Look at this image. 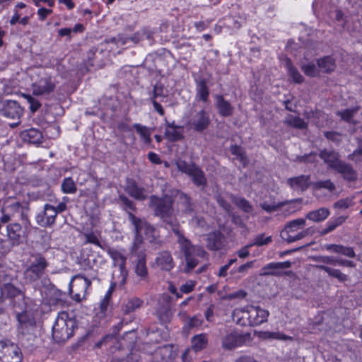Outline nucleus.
Segmentation results:
<instances>
[{
    "instance_id": "f257e3e1",
    "label": "nucleus",
    "mask_w": 362,
    "mask_h": 362,
    "mask_svg": "<svg viewBox=\"0 0 362 362\" xmlns=\"http://www.w3.org/2000/svg\"><path fill=\"white\" fill-rule=\"evenodd\" d=\"M151 204L154 207L155 215L160 217L177 237L180 251L184 255L186 262L185 272H190L202 259H206V252L202 247L192 245L189 240L184 236L180 230L178 221L172 218L174 211L173 201L170 199H159L152 196L151 197Z\"/></svg>"
},
{
    "instance_id": "f03ea898",
    "label": "nucleus",
    "mask_w": 362,
    "mask_h": 362,
    "mask_svg": "<svg viewBox=\"0 0 362 362\" xmlns=\"http://www.w3.org/2000/svg\"><path fill=\"white\" fill-rule=\"evenodd\" d=\"M48 266L49 262L42 254L31 253L28 259V266L23 272L26 283L33 284L40 279L42 282H48V279H42Z\"/></svg>"
},
{
    "instance_id": "7ed1b4c3",
    "label": "nucleus",
    "mask_w": 362,
    "mask_h": 362,
    "mask_svg": "<svg viewBox=\"0 0 362 362\" xmlns=\"http://www.w3.org/2000/svg\"><path fill=\"white\" fill-rule=\"evenodd\" d=\"M77 328L76 320L66 312L58 314L52 326V337L57 343H63L71 337Z\"/></svg>"
},
{
    "instance_id": "20e7f679",
    "label": "nucleus",
    "mask_w": 362,
    "mask_h": 362,
    "mask_svg": "<svg viewBox=\"0 0 362 362\" xmlns=\"http://www.w3.org/2000/svg\"><path fill=\"white\" fill-rule=\"evenodd\" d=\"M128 218L134 228V233L141 234L144 232L150 246L157 250L161 247L164 243L160 238L159 231L145 219L135 216L132 212L128 211Z\"/></svg>"
},
{
    "instance_id": "39448f33",
    "label": "nucleus",
    "mask_w": 362,
    "mask_h": 362,
    "mask_svg": "<svg viewBox=\"0 0 362 362\" xmlns=\"http://www.w3.org/2000/svg\"><path fill=\"white\" fill-rule=\"evenodd\" d=\"M176 166L179 171L187 175L192 182L198 187L204 189L207 185V179L204 171L195 163L178 159Z\"/></svg>"
},
{
    "instance_id": "423d86ee",
    "label": "nucleus",
    "mask_w": 362,
    "mask_h": 362,
    "mask_svg": "<svg viewBox=\"0 0 362 362\" xmlns=\"http://www.w3.org/2000/svg\"><path fill=\"white\" fill-rule=\"evenodd\" d=\"M7 237L9 243L6 241L0 240V252L6 254L8 252L11 247L14 245H18L23 243L25 231L21 224L18 223H10L6 226Z\"/></svg>"
},
{
    "instance_id": "0eeeda50",
    "label": "nucleus",
    "mask_w": 362,
    "mask_h": 362,
    "mask_svg": "<svg viewBox=\"0 0 362 362\" xmlns=\"http://www.w3.org/2000/svg\"><path fill=\"white\" fill-rule=\"evenodd\" d=\"M313 260L319 264L315 267L325 272L329 276L337 279L341 282H345L348 280L347 275L343 274L339 269L329 267L325 264L336 266V257L333 256H316Z\"/></svg>"
},
{
    "instance_id": "6e6552de",
    "label": "nucleus",
    "mask_w": 362,
    "mask_h": 362,
    "mask_svg": "<svg viewBox=\"0 0 362 362\" xmlns=\"http://www.w3.org/2000/svg\"><path fill=\"white\" fill-rule=\"evenodd\" d=\"M249 332H240L233 330L227 333L221 339V346L224 350L231 351L243 346L247 341L250 339Z\"/></svg>"
},
{
    "instance_id": "1a4fd4ad",
    "label": "nucleus",
    "mask_w": 362,
    "mask_h": 362,
    "mask_svg": "<svg viewBox=\"0 0 362 362\" xmlns=\"http://www.w3.org/2000/svg\"><path fill=\"white\" fill-rule=\"evenodd\" d=\"M22 354L18 345L9 340L0 341V362H21Z\"/></svg>"
},
{
    "instance_id": "9d476101",
    "label": "nucleus",
    "mask_w": 362,
    "mask_h": 362,
    "mask_svg": "<svg viewBox=\"0 0 362 362\" xmlns=\"http://www.w3.org/2000/svg\"><path fill=\"white\" fill-rule=\"evenodd\" d=\"M91 281L81 274L76 275L69 283V291L73 295V298L80 301L85 296Z\"/></svg>"
},
{
    "instance_id": "9b49d317",
    "label": "nucleus",
    "mask_w": 362,
    "mask_h": 362,
    "mask_svg": "<svg viewBox=\"0 0 362 362\" xmlns=\"http://www.w3.org/2000/svg\"><path fill=\"white\" fill-rule=\"evenodd\" d=\"M23 110L18 102L15 100H6L1 103L0 114L8 119H17L16 122L11 123V127L13 128L20 123V118L22 116Z\"/></svg>"
},
{
    "instance_id": "f8f14e48",
    "label": "nucleus",
    "mask_w": 362,
    "mask_h": 362,
    "mask_svg": "<svg viewBox=\"0 0 362 362\" xmlns=\"http://www.w3.org/2000/svg\"><path fill=\"white\" fill-rule=\"evenodd\" d=\"M210 122L211 119L209 112L202 110L192 115L188 124L194 131L202 132L209 127Z\"/></svg>"
},
{
    "instance_id": "ddd939ff",
    "label": "nucleus",
    "mask_w": 362,
    "mask_h": 362,
    "mask_svg": "<svg viewBox=\"0 0 362 362\" xmlns=\"http://www.w3.org/2000/svg\"><path fill=\"white\" fill-rule=\"evenodd\" d=\"M56 217L54 206L46 204L44 206L43 210L36 215L35 220L40 226L47 228L51 227L54 224Z\"/></svg>"
},
{
    "instance_id": "4468645a",
    "label": "nucleus",
    "mask_w": 362,
    "mask_h": 362,
    "mask_svg": "<svg viewBox=\"0 0 362 362\" xmlns=\"http://www.w3.org/2000/svg\"><path fill=\"white\" fill-rule=\"evenodd\" d=\"M55 87V83L51 77L42 78L33 84V93L37 96L47 95L52 93Z\"/></svg>"
},
{
    "instance_id": "2eb2a0df",
    "label": "nucleus",
    "mask_w": 362,
    "mask_h": 362,
    "mask_svg": "<svg viewBox=\"0 0 362 362\" xmlns=\"http://www.w3.org/2000/svg\"><path fill=\"white\" fill-rule=\"evenodd\" d=\"M250 326H257L267 322L269 313L258 306L248 305Z\"/></svg>"
},
{
    "instance_id": "dca6fc26",
    "label": "nucleus",
    "mask_w": 362,
    "mask_h": 362,
    "mask_svg": "<svg viewBox=\"0 0 362 362\" xmlns=\"http://www.w3.org/2000/svg\"><path fill=\"white\" fill-rule=\"evenodd\" d=\"M124 191L132 198L139 201H144L147 198L146 189L138 185L133 179H128Z\"/></svg>"
},
{
    "instance_id": "f3484780",
    "label": "nucleus",
    "mask_w": 362,
    "mask_h": 362,
    "mask_svg": "<svg viewBox=\"0 0 362 362\" xmlns=\"http://www.w3.org/2000/svg\"><path fill=\"white\" fill-rule=\"evenodd\" d=\"M154 265L163 271L169 272L175 266L170 252L168 250L159 252L155 259Z\"/></svg>"
},
{
    "instance_id": "a211bd4d",
    "label": "nucleus",
    "mask_w": 362,
    "mask_h": 362,
    "mask_svg": "<svg viewBox=\"0 0 362 362\" xmlns=\"http://www.w3.org/2000/svg\"><path fill=\"white\" fill-rule=\"evenodd\" d=\"M310 175H301L290 177L287 180V184L295 191L304 192L310 186H312Z\"/></svg>"
},
{
    "instance_id": "6ab92c4d",
    "label": "nucleus",
    "mask_w": 362,
    "mask_h": 362,
    "mask_svg": "<svg viewBox=\"0 0 362 362\" xmlns=\"http://www.w3.org/2000/svg\"><path fill=\"white\" fill-rule=\"evenodd\" d=\"M108 254L114 262V265L119 268L122 276L124 280L127 274L126 270L127 257L119 250L115 249H109Z\"/></svg>"
},
{
    "instance_id": "aec40b11",
    "label": "nucleus",
    "mask_w": 362,
    "mask_h": 362,
    "mask_svg": "<svg viewBox=\"0 0 362 362\" xmlns=\"http://www.w3.org/2000/svg\"><path fill=\"white\" fill-rule=\"evenodd\" d=\"M291 263L289 261L283 262H272L267 264L262 269L261 275L262 276H279L280 273L279 269H288L291 267Z\"/></svg>"
},
{
    "instance_id": "412c9836",
    "label": "nucleus",
    "mask_w": 362,
    "mask_h": 362,
    "mask_svg": "<svg viewBox=\"0 0 362 362\" xmlns=\"http://www.w3.org/2000/svg\"><path fill=\"white\" fill-rule=\"evenodd\" d=\"M319 156L328 165L329 168L332 170L341 161L339 153L334 151L322 150L319 153Z\"/></svg>"
},
{
    "instance_id": "4be33fe9",
    "label": "nucleus",
    "mask_w": 362,
    "mask_h": 362,
    "mask_svg": "<svg viewBox=\"0 0 362 362\" xmlns=\"http://www.w3.org/2000/svg\"><path fill=\"white\" fill-rule=\"evenodd\" d=\"M250 317L248 305L235 308L232 313L233 320L241 326H250Z\"/></svg>"
},
{
    "instance_id": "5701e85b",
    "label": "nucleus",
    "mask_w": 362,
    "mask_h": 362,
    "mask_svg": "<svg viewBox=\"0 0 362 362\" xmlns=\"http://www.w3.org/2000/svg\"><path fill=\"white\" fill-rule=\"evenodd\" d=\"M323 248L329 252L342 255L349 258H354L356 255L353 247L342 245L327 244L323 246Z\"/></svg>"
},
{
    "instance_id": "b1692460",
    "label": "nucleus",
    "mask_w": 362,
    "mask_h": 362,
    "mask_svg": "<svg viewBox=\"0 0 362 362\" xmlns=\"http://www.w3.org/2000/svg\"><path fill=\"white\" fill-rule=\"evenodd\" d=\"M216 100V107L218 110V113L220 115L223 117H229L233 115V107L231 104L226 100L223 95H215Z\"/></svg>"
},
{
    "instance_id": "393cba45",
    "label": "nucleus",
    "mask_w": 362,
    "mask_h": 362,
    "mask_svg": "<svg viewBox=\"0 0 362 362\" xmlns=\"http://www.w3.org/2000/svg\"><path fill=\"white\" fill-rule=\"evenodd\" d=\"M134 264V272L141 280H146L148 276V268L146 266V256L135 258L133 260Z\"/></svg>"
},
{
    "instance_id": "a878e982",
    "label": "nucleus",
    "mask_w": 362,
    "mask_h": 362,
    "mask_svg": "<svg viewBox=\"0 0 362 362\" xmlns=\"http://www.w3.org/2000/svg\"><path fill=\"white\" fill-rule=\"evenodd\" d=\"M143 238L141 234L135 233V237L133 240L132 245L129 249V254L131 258L141 257V256H146L145 250L142 247Z\"/></svg>"
},
{
    "instance_id": "bb28decb",
    "label": "nucleus",
    "mask_w": 362,
    "mask_h": 362,
    "mask_svg": "<svg viewBox=\"0 0 362 362\" xmlns=\"http://www.w3.org/2000/svg\"><path fill=\"white\" fill-rule=\"evenodd\" d=\"M334 170L346 180L352 181L356 179V173L352 166L342 160Z\"/></svg>"
},
{
    "instance_id": "cd10ccee",
    "label": "nucleus",
    "mask_w": 362,
    "mask_h": 362,
    "mask_svg": "<svg viewBox=\"0 0 362 362\" xmlns=\"http://www.w3.org/2000/svg\"><path fill=\"white\" fill-rule=\"evenodd\" d=\"M196 98L199 100L206 103L209 100V90L206 79L199 78L196 79Z\"/></svg>"
},
{
    "instance_id": "c85d7f7f",
    "label": "nucleus",
    "mask_w": 362,
    "mask_h": 362,
    "mask_svg": "<svg viewBox=\"0 0 362 362\" xmlns=\"http://www.w3.org/2000/svg\"><path fill=\"white\" fill-rule=\"evenodd\" d=\"M16 318L18 322V328L23 332L25 329H28L30 327H34L35 326V320L34 317L27 313L22 312L16 315Z\"/></svg>"
},
{
    "instance_id": "c756f323",
    "label": "nucleus",
    "mask_w": 362,
    "mask_h": 362,
    "mask_svg": "<svg viewBox=\"0 0 362 362\" xmlns=\"http://www.w3.org/2000/svg\"><path fill=\"white\" fill-rule=\"evenodd\" d=\"M177 198L182 207V212L185 214L192 216L194 212V204L192 202L189 196L184 192H179Z\"/></svg>"
},
{
    "instance_id": "7c9ffc66",
    "label": "nucleus",
    "mask_w": 362,
    "mask_h": 362,
    "mask_svg": "<svg viewBox=\"0 0 362 362\" xmlns=\"http://www.w3.org/2000/svg\"><path fill=\"white\" fill-rule=\"evenodd\" d=\"M223 245V235L219 232H214L208 235L206 247L211 250H221Z\"/></svg>"
},
{
    "instance_id": "2f4dec72",
    "label": "nucleus",
    "mask_w": 362,
    "mask_h": 362,
    "mask_svg": "<svg viewBox=\"0 0 362 362\" xmlns=\"http://www.w3.org/2000/svg\"><path fill=\"white\" fill-rule=\"evenodd\" d=\"M329 215L330 211L328 208L321 207L308 212L305 215V218L313 222H321L327 219Z\"/></svg>"
},
{
    "instance_id": "473e14b6",
    "label": "nucleus",
    "mask_w": 362,
    "mask_h": 362,
    "mask_svg": "<svg viewBox=\"0 0 362 362\" xmlns=\"http://www.w3.org/2000/svg\"><path fill=\"white\" fill-rule=\"evenodd\" d=\"M347 217L340 216L336 218H331L327 223L324 228L320 231V235H325L334 231L337 227L341 226L346 220Z\"/></svg>"
},
{
    "instance_id": "72a5a7b5",
    "label": "nucleus",
    "mask_w": 362,
    "mask_h": 362,
    "mask_svg": "<svg viewBox=\"0 0 362 362\" xmlns=\"http://www.w3.org/2000/svg\"><path fill=\"white\" fill-rule=\"evenodd\" d=\"M317 64L320 70L324 73H331L336 68L335 60L331 56H326L317 60Z\"/></svg>"
},
{
    "instance_id": "f704fd0d",
    "label": "nucleus",
    "mask_w": 362,
    "mask_h": 362,
    "mask_svg": "<svg viewBox=\"0 0 362 362\" xmlns=\"http://www.w3.org/2000/svg\"><path fill=\"white\" fill-rule=\"evenodd\" d=\"M144 304V300L137 297H132L127 300L123 305L124 314H129L140 308Z\"/></svg>"
},
{
    "instance_id": "c9c22d12",
    "label": "nucleus",
    "mask_w": 362,
    "mask_h": 362,
    "mask_svg": "<svg viewBox=\"0 0 362 362\" xmlns=\"http://www.w3.org/2000/svg\"><path fill=\"white\" fill-rule=\"evenodd\" d=\"M295 202H298V203H300L301 202H303V199L301 198H298V199H294L288 200V201H285V202H281L277 204H275V203L268 204L267 202H265L261 203L260 206L265 211H267L268 213H272V212L277 211L279 209H280L283 206H285V204H288V203L292 204Z\"/></svg>"
},
{
    "instance_id": "e433bc0d",
    "label": "nucleus",
    "mask_w": 362,
    "mask_h": 362,
    "mask_svg": "<svg viewBox=\"0 0 362 362\" xmlns=\"http://www.w3.org/2000/svg\"><path fill=\"white\" fill-rule=\"evenodd\" d=\"M24 139L33 144H39L42 142V134L37 129H30L23 134Z\"/></svg>"
},
{
    "instance_id": "4c0bfd02",
    "label": "nucleus",
    "mask_w": 362,
    "mask_h": 362,
    "mask_svg": "<svg viewBox=\"0 0 362 362\" xmlns=\"http://www.w3.org/2000/svg\"><path fill=\"white\" fill-rule=\"evenodd\" d=\"M208 344V338L206 334L195 335L192 339V349L195 351H199L204 349Z\"/></svg>"
},
{
    "instance_id": "58836bf2",
    "label": "nucleus",
    "mask_w": 362,
    "mask_h": 362,
    "mask_svg": "<svg viewBox=\"0 0 362 362\" xmlns=\"http://www.w3.org/2000/svg\"><path fill=\"white\" fill-rule=\"evenodd\" d=\"M286 66L288 69L289 76L291 77L293 81L295 83H301L303 81L304 78L300 74V72L297 70V69L293 66V64L289 59H288L286 60Z\"/></svg>"
},
{
    "instance_id": "ea45409f",
    "label": "nucleus",
    "mask_w": 362,
    "mask_h": 362,
    "mask_svg": "<svg viewBox=\"0 0 362 362\" xmlns=\"http://www.w3.org/2000/svg\"><path fill=\"white\" fill-rule=\"evenodd\" d=\"M312 187L317 190L325 189L329 192H333L336 189L335 185L330 180L314 182L312 183Z\"/></svg>"
},
{
    "instance_id": "a19ab883",
    "label": "nucleus",
    "mask_w": 362,
    "mask_h": 362,
    "mask_svg": "<svg viewBox=\"0 0 362 362\" xmlns=\"http://www.w3.org/2000/svg\"><path fill=\"white\" fill-rule=\"evenodd\" d=\"M134 128L138 134H139L140 136L141 137L142 140L145 144H150L151 142V132L148 127L146 126H142L140 124H134Z\"/></svg>"
},
{
    "instance_id": "79ce46f5",
    "label": "nucleus",
    "mask_w": 362,
    "mask_h": 362,
    "mask_svg": "<svg viewBox=\"0 0 362 362\" xmlns=\"http://www.w3.org/2000/svg\"><path fill=\"white\" fill-rule=\"evenodd\" d=\"M286 123L292 127L304 129L308 127L307 123L299 117L289 116L286 119Z\"/></svg>"
},
{
    "instance_id": "37998d69",
    "label": "nucleus",
    "mask_w": 362,
    "mask_h": 362,
    "mask_svg": "<svg viewBox=\"0 0 362 362\" xmlns=\"http://www.w3.org/2000/svg\"><path fill=\"white\" fill-rule=\"evenodd\" d=\"M232 202L245 213H250L252 211V206L245 199L242 197H233Z\"/></svg>"
},
{
    "instance_id": "c03bdc74",
    "label": "nucleus",
    "mask_w": 362,
    "mask_h": 362,
    "mask_svg": "<svg viewBox=\"0 0 362 362\" xmlns=\"http://www.w3.org/2000/svg\"><path fill=\"white\" fill-rule=\"evenodd\" d=\"M3 296L8 298H14L21 293V291L11 284H6L1 288Z\"/></svg>"
},
{
    "instance_id": "a18cd8bd",
    "label": "nucleus",
    "mask_w": 362,
    "mask_h": 362,
    "mask_svg": "<svg viewBox=\"0 0 362 362\" xmlns=\"http://www.w3.org/2000/svg\"><path fill=\"white\" fill-rule=\"evenodd\" d=\"M272 242V236H267L265 237L264 233L259 234L256 235L254 239L252 240V242L249 244V246H263V245H267L270 243Z\"/></svg>"
},
{
    "instance_id": "49530a36",
    "label": "nucleus",
    "mask_w": 362,
    "mask_h": 362,
    "mask_svg": "<svg viewBox=\"0 0 362 362\" xmlns=\"http://www.w3.org/2000/svg\"><path fill=\"white\" fill-rule=\"evenodd\" d=\"M76 186L71 177L65 178L62 184V190L66 194H72L76 192Z\"/></svg>"
},
{
    "instance_id": "de8ad7c7",
    "label": "nucleus",
    "mask_w": 362,
    "mask_h": 362,
    "mask_svg": "<svg viewBox=\"0 0 362 362\" xmlns=\"http://www.w3.org/2000/svg\"><path fill=\"white\" fill-rule=\"evenodd\" d=\"M165 136L171 142L181 140L183 138L182 132L178 129H165Z\"/></svg>"
},
{
    "instance_id": "09e8293b",
    "label": "nucleus",
    "mask_w": 362,
    "mask_h": 362,
    "mask_svg": "<svg viewBox=\"0 0 362 362\" xmlns=\"http://www.w3.org/2000/svg\"><path fill=\"white\" fill-rule=\"evenodd\" d=\"M167 96V94L165 93V86L161 83H156L153 86L152 96L150 100H156L158 98H165Z\"/></svg>"
},
{
    "instance_id": "8fccbe9b",
    "label": "nucleus",
    "mask_w": 362,
    "mask_h": 362,
    "mask_svg": "<svg viewBox=\"0 0 362 362\" xmlns=\"http://www.w3.org/2000/svg\"><path fill=\"white\" fill-rule=\"evenodd\" d=\"M360 107L356 106L353 108L346 109L342 111H338L337 115L346 122H349L353 116L359 110Z\"/></svg>"
},
{
    "instance_id": "3c124183",
    "label": "nucleus",
    "mask_w": 362,
    "mask_h": 362,
    "mask_svg": "<svg viewBox=\"0 0 362 362\" xmlns=\"http://www.w3.org/2000/svg\"><path fill=\"white\" fill-rule=\"evenodd\" d=\"M230 152L233 155H235L237 156V158L244 164L247 161V156L241 147L237 146V145H233L230 146Z\"/></svg>"
},
{
    "instance_id": "603ef678",
    "label": "nucleus",
    "mask_w": 362,
    "mask_h": 362,
    "mask_svg": "<svg viewBox=\"0 0 362 362\" xmlns=\"http://www.w3.org/2000/svg\"><path fill=\"white\" fill-rule=\"evenodd\" d=\"M305 225V221L303 218H298L290 221L285 228L288 229L289 232H295L298 228H303Z\"/></svg>"
},
{
    "instance_id": "864d4df0",
    "label": "nucleus",
    "mask_w": 362,
    "mask_h": 362,
    "mask_svg": "<svg viewBox=\"0 0 362 362\" xmlns=\"http://www.w3.org/2000/svg\"><path fill=\"white\" fill-rule=\"evenodd\" d=\"M119 200L123 205V209L125 211L132 210L135 211L136 206L135 204L133 201L129 199L127 196L124 194H119Z\"/></svg>"
},
{
    "instance_id": "5fc2aeb1",
    "label": "nucleus",
    "mask_w": 362,
    "mask_h": 362,
    "mask_svg": "<svg viewBox=\"0 0 362 362\" xmlns=\"http://www.w3.org/2000/svg\"><path fill=\"white\" fill-rule=\"evenodd\" d=\"M301 69L306 76L310 77H315L318 74V70L313 63L301 65Z\"/></svg>"
},
{
    "instance_id": "6e6d98bb",
    "label": "nucleus",
    "mask_w": 362,
    "mask_h": 362,
    "mask_svg": "<svg viewBox=\"0 0 362 362\" xmlns=\"http://www.w3.org/2000/svg\"><path fill=\"white\" fill-rule=\"evenodd\" d=\"M24 98L30 105V110L32 112H36L41 106L40 101L30 95H24Z\"/></svg>"
},
{
    "instance_id": "4d7b16f0",
    "label": "nucleus",
    "mask_w": 362,
    "mask_h": 362,
    "mask_svg": "<svg viewBox=\"0 0 362 362\" xmlns=\"http://www.w3.org/2000/svg\"><path fill=\"white\" fill-rule=\"evenodd\" d=\"M83 236L86 240L85 242L86 243L94 244L97 246L101 247L100 242L98 240V235L93 232H88L83 233Z\"/></svg>"
},
{
    "instance_id": "13d9d810",
    "label": "nucleus",
    "mask_w": 362,
    "mask_h": 362,
    "mask_svg": "<svg viewBox=\"0 0 362 362\" xmlns=\"http://www.w3.org/2000/svg\"><path fill=\"white\" fill-rule=\"evenodd\" d=\"M264 334L267 337L272 338V339H280V340H292V337L287 336L284 334L280 333V332H265Z\"/></svg>"
},
{
    "instance_id": "bf43d9fd",
    "label": "nucleus",
    "mask_w": 362,
    "mask_h": 362,
    "mask_svg": "<svg viewBox=\"0 0 362 362\" xmlns=\"http://www.w3.org/2000/svg\"><path fill=\"white\" fill-rule=\"evenodd\" d=\"M215 198L219 206L225 211H229L230 210V204L221 194H217Z\"/></svg>"
},
{
    "instance_id": "052dcab7",
    "label": "nucleus",
    "mask_w": 362,
    "mask_h": 362,
    "mask_svg": "<svg viewBox=\"0 0 362 362\" xmlns=\"http://www.w3.org/2000/svg\"><path fill=\"white\" fill-rule=\"evenodd\" d=\"M110 295H111V289H110L107 291V294L105 296V297L100 302V308L103 313H104L107 310V308L109 305Z\"/></svg>"
},
{
    "instance_id": "680f3d73",
    "label": "nucleus",
    "mask_w": 362,
    "mask_h": 362,
    "mask_svg": "<svg viewBox=\"0 0 362 362\" xmlns=\"http://www.w3.org/2000/svg\"><path fill=\"white\" fill-rule=\"evenodd\" d=\"M254 264V261H250L246 262L245 264L240 265L238 267L236 272L245 275L250 269L252 268Z\"/></svg>"
},
{
    "instance_id": "e2e57ef3",
    "label": "nucleus",
    "mask_w": 362,
    "mask_h": 362,
    "mask_svg": "<svg viewBox=\"0 0 362 362\" xmlns=\"http://www.w3.org/2000/svg\"><path fill=\"white\" fill-rule=\"evenodd\" d=\"M292 233L285 228L281 233V237L288 243L296 242L295 235H292Z\"/></svg>"
},
{
    "instance_id": "0e129e2a",
    "label": "nucleus",
    "mask_w": 362,
    "mask_h": 362,
    "mask_svg": "<svg viewBox=\"0 0 362 362\" xmlns=\"http://www.w3.org/2000/svg\"><path fill=\"white\" fill-rule=\"evenodd\" d=\"M148 158L153 164L158 165L162 163L160 156L154 152H149L148 154Z\"/></svg>"
},
{
    "instance_id": "69168bd1",
    "label": "nucleus",
    "mask_w": 362,
    "mask_h": 362,
    "mask_svg": "<svg viewBox=\"0 0 362 362\" xmlns=\"http://www.w3.org/2000/svg\"><path fill=\"white\" fill-rule=\"evenodd\" d=\"M52 10L47 9L46 8H40L37 11V15L39 16V18L41 21H44L48 15L52 13Z\"/></svg>"
},
{
    "instance_id": "338daca9",
    "label": "nucleus",
    "mask_w": 362,
    "mask_h": 362,
    "mask_svg": "<svg viewBox=\"0 0 362 362\" xmlns=\"http://www.w3.org/2000/svg\"><path fill=\"white\" fill-rule=\"evenodd\" d=\"M194 284H193L192 282H187L186 284L182 285V286L180 287V291L182 293H189L194 290Z\"/></svg>"
},
{
    "instance_id": "774afa93",
    "label": "nucleus",
    "mask_w": 362,
    "mask_h": 362,
    "mask_svg": "<svg viewBox=\"0 0 362 362\" xmlns=\"http://www.w3.org/2000/svg\"><path fill=\"white\" fill-rule=\"evenodd\" d=\"M235 362H259L254 357L248 355H242Z\"/></svg>"
}]
</instances>
